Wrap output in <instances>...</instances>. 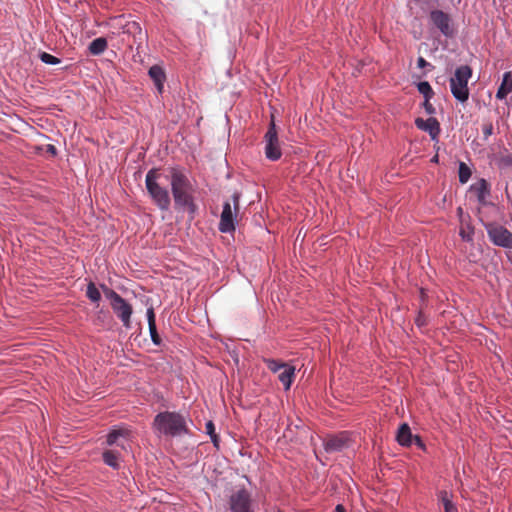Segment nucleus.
I'll list each match as a JSON object with an SVG mask.
<instances>
[{"label":"nucleus","instance_id":"nucleus-38","mask_svg":"<svg viewBox=\"0 0 512 512\" xmlns=\"http://www.w3.org/2000/svg\"><path fill=\"white\" fill-rule=\"evenodd\" d=\"M48 151L52 154H56V148L53 145L48 146Z\"/></svg>","mask_w":512,"mask_h":512},{"label":"nucleus","instance_id":"nucleus-14","mask_svg":"<svg viewBox=\"0 0 512 512\" xmlns=\"http://www.w3.org/2000/svg\"><path fill=\"white\" fill-rule=\"evenodd\" d=\"M471 191L477 196V200L481 205H486V198L490 194V187L485 179H480L471 186Z\"/></svg>","mask_w":512,"mask_h":512},{"label":"nucleus","instance_id":"nucleus-16","mask_svg":"<svg viewBox=\"0 0 512 512\" xmlns=\"http://www.w3.org/2000/svg\"><path fill=\"white\" fill-rule=\"evenodd\" d=\"M295 377V367L291 365L285 366V368L279 373V380L283 384L285 390H289Z\"/></svg>","mask_w":512,"mask_h":512},{"label":"nucleus","instance_id":"nucleus-5","mask_svg":"<svg viewBox=\"0 0 512 512\" xmlns=\"http://www.w3.org/2000/svg\"><path fill=\"white\" fill-rule=\"evenodd\" d=\"M472 76V69L468 65L456 68L453 77L450 79L452 95L460 102H466L469 98L468 81Z\"/></svg>","mask_w":512,"mask_h":512},{"label":"nucleus","instance_id":"nucleus-24","mask_svg":"<svg viewBox=\"0 0 512 512\" xmlns=\"http://www.w3.org/2000/svg\"><path fill=\"white\" fill-rule=\"evenodd\" d=\"M265 362H266L267 367L269 368V370H271L274 373L283 370L285 368V366L288 365L287 363L279 362V361L274 360V359H267V360H265Z\"/></svg>","mask_w":512,"mask_h":512},{"label":"nucleus","instance_id":"nucleus-30","mask_svg":"<svg viewBox=\"0 0 512 512\" xmlns=\"http://www.w3.org/2000/svg\"><path fill=\"white\" fill-rule=\"evenodd\" d=\"M484 138L487 139L493 134V125L492 123L488 122L485 123L482 127Z\"/></svg>","mask_w":512,"mask_h":512},{"label":"nucleus","instance_id":"nucleus-25","mask_svg":"<svg viewBox=\"0 0 512 512\" xmlns=\"http://www.w3.org/2000/svg\"><path fill=\"white\" fill-rule=\"evenodd\" d=\"M40 59L42 62H44L45 64H49V65H57L61 62V60L47 52H42L40 53Z\"/></svg>","mask_w":512,"mask_h":512},{"label":"nucleus","instance_id":"nucleus-6","mask_svg":"<svg viewBox=\"0 0 512 512\" xmlns=\"http://www.w3.org/2000/svg\"><path fill=\"white\" fill-rule=\"evenodd\" d=\"M232 201L234 205L235 214L232 211L231 204L229 202H225L223 205V210L220 216L219 222V231L222 233H230L235 230L234 217L237 215L239 211V201H240V193L234 192L232 195Z\"/></svg>","mask_w":512,"mask_h":512},{"label":"nucleus","instance_id":"nucleus-33","mask_svg":"<svg viewBox=\"0 0 512 512\" xmlns=\"http://www.w3.org/2000/svg\"><path fill=\"white\" fill-rule=\"evenodd\" d=\"M508 94H509V92L503 86L500 85V87L498 88V91L496 93V98L502 100Z\"/></svg>","mask_w":512,"mask_h":512},{"label":"nucleus","instance_id":"nucleus-1","mask_svg":"<svg viewBox=\"0 0 512 512\" xmlns=\"http://www.w3.org/2000/svg\"><path fill=\"white\" fill-rule=\"evenodd\" d=\"M168 171L175 208L186 209L191 215H194L197 205L194 202V188L191 181L183 169L171 167ZM165 178L168 179V177Z\"/></svg>","mask_w":512,"mask_h":512},{"label":"nucleus","instance_id":"nucleus-4","mask_svg":"<svg viewBox=\"0 0 512 512\" xmlns=\"http://www.w3.org/2000/svg\"><path fill=\"white\" fill-rule=\"evenodd\" d=\"M100 287L105 297L110 300L111 308L117 317L121 320L123 326L125 328H130L131 316L133 313L131 304H129L122 296H120L116 291L109 288L108 286L102 284Z\"/></svg>","mask_w":512,"mask_h":512},{"label":"nucleus","instance_id":"nucleus-32","mask_svg":"<svg viewBox=\"0 0 512 512\" xmlns=\"http://www.w3.org/2000/svg\"><path fill=\"white\" fill-rule=\"evenodd\" d=\"M430 99L431 98H425V101L423 103V107L425 109V111L428 113V114H434L435 113V108L433 107V105L430 103Z\"/></svg>","mask_w":512,"mask_h":512},{"label":"nucleus","instance_id":"nucleus-7","mask_svg":"<svg viewBox=\"0 0 512 512\" xmlns=\"http://www.w3.org/2000/svg\"><path fill=\"white\" fill-rule=\"evenodd\" d=\"M265 141V156L271 161H277L281 158L282 152L280 142L276 130V125L272 119L269 128L264 136Z\"/></svg>","mask_w":512,"mask_h":512},{"label":"nucleus","instance_id":"nucleus-3","mask_svg":"<svg viewBox=\"0 0 512 512\" xmlns=\"http://www.w3.org/2000/svg\"><path fill=\"white\" fill-rule=\"evenodd\" d=\"M162 173L160 169H150L145 177V186L152 202L161 210L167 211L171 205L168 189L160 182Z\"/></svg>","mask_w":512,"mask_h":512},{"label":"nucleus","instance_id":"nucleus-27","mask_svg":"<svg viewBox=\"0 0 512 512\" xmlns=\"http://www.w3.org/2000/svg\"><path fill=\"white\" fill-rule=\"evenodd\" d=\"M148 327H149V333H150V337H151L152 342L155 345H160L161 344V337L159 336V334L157 332L156 324H152V325H150Z\"/></svg>","mask_w":512,"mask_h":512},{"label":"nucleus","instance_id":"nucleus-22","mask_svg":"<svg viewBox=\"0 0 512 512\" xmlns=\"http://www.w3.org/2000/svg\"><path fill=\"white\" fill-rule=\"evenodd\" d=\"M458 174H459V181L462 184H464L471 177V170H470V168L465 163L461 162L460 165H459Z\"/></svg>","mask_w":512,"mask_h":512},{"label":"nucleus","instance_id":"nucleus-28","mask_svg":"<svg viewBox=\"0 0 512 512\" xmlns=\"http://www.w3.org/2000/svg\"><path fill=\"white\" fill-rule=\"evenodd\" d=\"M501 86H503L509 93L512 92V73L511 72H506L504 74Z\"/></svg>","mask_w":512,"mask_h":512},{"label":"nucleus","instance_id":"nucleus-12","mask_svg":"<svg viewBox=\"0 0 512 512\" xmlns=\"http://www.w3.org/2000/svg\"><path fill=\"white\" fill-rule=\"evenodd\" d=\"M415 125L418 129L428 132L433 141H438V137L441 131L440 123L434 117H430L426 120L417 118Z\"/></svg>","mask_w":512,"mask_h":512},{"label":"nucleus","instance_id":"nucleus-35","mask_svg":"<svg viewBox=\"0 0 512 512\" xmlns=\"http://www.w3.org/2000/svg\"><path fill=\"white\" fill-rule=\"evenodd\" d=\"M412 441H414V443H415L419 448H421V449H425V444L423 443L422 439H421L419 436H417V435L413 436Z\"/></svg>","mask_w":512,"mask_h":512},{"label":"nucleus","instance_id":"nucleus-2","mask_svg":"<svg viewBox=\"0 0 512 512\" xmlns=\"http://www.w3.org/2000/svg\"><path fill=\"white\" fill-rule=\"evenodd\" d=\"M188 421L180 412L163 411L154 417L152 428L158 436L182 437L190 433Z\"/></svg>","mask_w":512,"mask_h":512},{"label":"nucleus","instance_id":"nucleus-19","mask_svg":"<svg viewBox=\"0 0 512 512\" xmlns=\"http://www.w3.org/2000/svg\"><path fill=\"white\" fill-rule=\"evenodd\" d=\"M439 499L444 506V512H457V509L451 500V496L447 491H440Z\"/></svg>","mask_w":512,"mask_h":512},{"label":"nucleus","instance_id":"nucleus-34","mask_svg":"<svg viewBox=\"0 0 512 512\" xmlns=\"http://www.w3.org/2000/svg\"><path fill=\"white\" fill-rule=\"evenodd\" d=\"M508 94H509V92L503 86L500 85V87L498 88V91L496 93V98L502 100Z\"/></svg>","mask_w":512,"mask_h":512},{"label":"nucleus","instance_id":"nucleus-8","mask_svg":"<svg viewBox=\"0 0 512 512\" xmlns=\"http://www.w3.org/2000/svg\"><path fill=\"white\" fill-rule=\"evenodd\" d=\"M485 228L493 244L504 248L512 247V233L505 227L496 223H488Z\"/></svg>","mask_w":512,"mask_h":512},{"label":"nucleus","instance_id":"nucleus-26","mask_svg":"<svg viewBox=\"0 0 512 512\" xmlns=\"http://www.w3.org/2000/svg\"><path fill=\"white\" fill-rule=\"evenodd\" d=\"M206 432L210 435L211 440L215 446H218V435L215 433V426L212 421H208L205 425Z\"/></svg>","mask_w":512,"mask_h":512},{"label":"nucleus","instance_id":"nucleus-37","mask_svg":"<svg viewBox=\"0 0 512 512\" xmlns=\"http://www.w3.org/2000/svg\"><path fill=\"white\" fill-rule=\"evenodd\" d=\"M334 512H346L344 506L342 504H338L336 507H335V511Z\"/></svg>","mask_w":512,"mask_h":512},{"label":"nucleus","instance_id":"nucleus-20","mask_svg":"<svg viewBox=\"0 0 512 512\" xmlns=\"http://www.w3.org/2000/svg\"><path fill=\"white\" fill-rule=\"evenodd\" d=\"M86 296L93 303H98L101 300V293L93 282L87 285Z\"/></svg>","mask_w":512,"mask_h":512},{"label":"nucleus","instance_id":"nucleus-21","mask_svg":"<svg viewBox=\"0 0 512 512\" xmlns=\"http://www.w3.org/2000/svg\"><path fill=\"white\" fill-rule=\"evenodd\" d=\"M128 434L127 430L125 429H113L108 435H107V444L108 445H114L117 442V439L119 437H124Z\"/></svg>","mask_w":512,"mask_h":512},{"label":"nucleus","instance_id":"nucleus-18","mask_svg":"<svg viewBox=\"0 0 512 512\" xmlns=\"http://www.w3.org/2000/svg\"><path fill=\"white\" fill-rule=\"evenodd\" d=\"M103 461L106 465L113 469H119L120 463H119V453L113 451V450H106L102 454Z\"/></svg>","mask_w":512,"mask_h":512},{"label":"nucleus","instance_id":"nucleus-29","mask_svg":"<svg viewBox=\"0 0 512 512\" xmlns=\"http://www.w3.org/2000/svg\"><path fill=\"white\" fill-rule=\"evenodd\" d=\"M460 236L463 240L465 241H471L472 240V235H473V229L470 228V227H467V228H461L460 229Z\"/></svg>","mask_w":512,"mask_h":512},{"label":"nucleus","instance_id":"nucleus-11","mask_svg":"<svg viewBox=\"0 0 512 512\" xmlns=\"http://www.w3.org/2000/svg\"><path fill=\"white\" fill-rule=\"evenodd\" d=\"M231 512H253L251 509V497L247 490L240 489L230 497Z\"/></svg>","mask_w":512,"mask_h":512},{"label":"nucleus","instance_id":"nucleus-13","mask_svg":"<svg viewBox=\"0 0 512 512\" xmlns=\"http://www.w3.org/2000/svg\"><path fill=\"white\" fill-rule=\"evenodd\" d=\"M148 75L153 80L157 91L162 93L164 89V82L166 80L164 69L160 65H153L150 67Z\"/></svg>","mask_w":512,"mask_h":512},{"label":"nucleus","instance_id":"nucleus-31","mask_svg":"<svg viewBox=\"0 0 512 512\" xmlns=\"http://www.w3.org/2000/svg\"><path fill=\"white\" fill-rule=\"evenodd\" d=\"M146 315H147L148 326H150L152 324H156L155 313H154V309L152 307L147 309Z\"/></svg>","mask_w":512,"mask_h":512},{"label":"nucleus","instance_id":"nucleus-10","mask_svg":"<svg viewBox=\"0 0 512 512\" xmlns=\"http://www.w3.org/2000/svg\"><path fill=\"white\" fill-rule=\"evenodd\" d=\"M351 446V435L347 431H342L335 435H330L324 440V449L328 453L340 452Z\"/></svg>","mask_w":512,"mask_h":512},{"label":"nucleus","instance_id":"nucleus-17","mask_svg":"<svg viewBox=\"0 0 512 512\" xmlns=\"http://www.w3.org/2000/svg\"><path fill=\"white\" fill-rule=\"evenodd\" d=\"M107 45V40L104 37H99L89 44L88 49L92 55H100L106 50Z\"/></svg>","mask_w":512,"mask_h":512},{"label":"nucleus","instance_id":"nucleus-36","mask_svg":"<svg viewBox=\"0 0 512 512\" xmlns=\"http://www.w3.org/2000/svg\"><path fill=\"white\" fill-rule=\"evenodd\" d=\"M429 63L423 58V57H419L418 60H417V66L419 68H425L426 66H428Z\"/></svg>","mask_w":512,"mask_h":512},{"label":"nucleus","instance_id":"nucleus-23","mask_svg":"<svg viewBox=\"0 0 512 512\" xmlns=\"http://www.w3.org/2000/svg\"><path fill=\"white\" fill-rule=\"evenodd\" d=\"M417 88L419 93H421L425 98H432L434 95V92L427 81L418 83Z\"/></svg>","mask_w":512,"mask_h":512},{"label":"nucleus","instance_id":"nucleus-39","mask_svg":"<svg viewBox=\"0 0 512 512\" xmlns=\"http://www.w3.org/2000/svg\"><path fill=\"white\" fill-rule=\"evenodd\" d=\"M432 162H438V155H435V156L432 158Z\"/></svg>","mask_w":512,"mask_h":512},{"label":"nucleus","instance_id":"nucleus-15","mask_svg":"<svg viewBox=\"0 0 512 512\" xmlns=\"http://www.w3.org/2000/svg\"><path fill=\"white\" fill-rule=\"evenodd\" d=\"M396 439L402 446H410L412 444L413 435L408 424L403 423L399 427Z\"/></svg>","mask_w":512,"mask_h":512},{"label":"nucleus","instance_id":"nucleus-9","mask_svg":"<svg viewBox=\"0 0 512 512\" xmlns=\"http://www.w3.org/2000/svg\"><path fill=\"white\" fill-rule=\"evenodd\" d=\"M431 24L437 28L444 36L452 37L454 29L451 24V17L442 10L435 9L429 14Z\"/></svg>","mask_w":512,"mask_h":512}]
</instances>
